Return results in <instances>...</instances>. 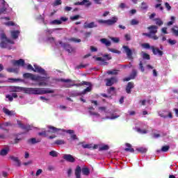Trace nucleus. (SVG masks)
Here are the masks:
<instances>
[{
  "label": "nucleus",
  "mask_w": 178,
  "mask_h": 178,
  "mask_svg": "<svg viewBox=\"0 0 178 178\" xmlns=\"http://www.w3.org/2000/svg\"><path fill=\"white\" fill-rule=\"evenodd\" d=\"M22 76L24 79L32 80V81H39L38 83L39 87H41V86H48L47 83L49 81V76H41L40 75H35L29 72L23 74Z\"/></svg>",
  "instance_id": "f257e3e1"
},
{
  "label": "nucleus",
  "mask_w": 178,
  "mask_h": 178,
  "mask_svg": "<svg viewBox=\"0 0 178 178\" xmlns=\"http://www.w3.org/2000/svg\"><path fill=\"white\" fill-rule=\"evenodd\" d=\"M54 92H55L54 90H44L41 88H26V89H24L25 94L32 95H44V94H54Z\"/></svg>",
  "instance_id": "f03ea898"
},
{
  "label": "nucleus",
  "mask_w": 178,
  "mask_h": 178,
  "mask_svg": "<svg viewBox=\"0 0 178 178\" xmlns=\"http://www.w3.org/2000/svg\"><path fill=\"white\" fill-rule=\"evenodd\" d=\"M81 86H89L86 89H84L82 92L78 93V95H86L87 92H91L92 88L91 87V83L88 81H83L80 83H74V84H67L65 85L66 88H70V87H81Z\"/></svg>",
  "instance_id": "7ed1b4c3"
},
{
  "label": "nucleus",
  "mask_w": 178,
  "mask_h": 178,
  "mask_svg": "<svg viewBox=\"0 0 178 178\" xmlns=\"http://www.w3.org/2000/svg\"><path fill=\"white\" fill-rule=\"evenodd\" d=\"M0 40H1V42H0V47L1 48L5 49L7 48V49H12V46H9L8 44H15V41L8 38V37H6V34L5 33H1L0 35Z\"/></svg>",
  "instance_id": "20e7f679"
},
{
  "label": "nucleus",
  "mask_w": 178,
  "mask_h": 178,
  "mask_svg": "<svg viewBox=\"0 0 178 178\" xmlns=\"http://www.w3.org/2000/svg\"><path fill=\"white\" fill-rule=\"evenodd\" d=\"M81 172L84 176H88L90 175V169L87 167L82 168L80 165H77L75 169L76 178H81Z\"/></svg>",
  "instance_id": "39448f33"
},
{
  "label": "nucleus",
  "mask_w": 178,
  "mask_h": 178,
  "mask_svg": "<svg viewBox=\"0 0 178 178\" xmlns=\"http://www.w3.org/2000/svg\"><path fill=\"white\" fill-rule=\"evenodd\" d=\"M118 20L117 17H113L111 19H98L97 23H99V24H106V26H113V24L118 23Z\"/></svg>",
  "instance_id": "423d86ee"
},
{
  "label": "nucleus",
  "mask_w": 178,
  "mask_h": 178,
  "mask_svg": "<svg viewBox=\"0 0 178 178\" xmlns=\"http://www.w3.org/2000/svg\"><path fill=\"white\" fill-rule=\"evenodd\" d=\"M47 133L49 134H62V131H65L63 129H58L51 125L47 126Z\"/></svg>",
  "instance_id": "0eeeda50"
},
{
  "label": "nucleus",
  "mask_w": 178,
  "mask_h": 178,
  "mask_svg": "<svg viewBox=\"0 0 178 178\" xmlns=\"http://www.w3.org/2000/svg\"><path fill=\"white\" fill-rule=\"evenodd\" d=\"M106 87H112L113 84L118 82V78L116 76H112L104 79Z\"/></svg>",
  "instance_id": "6e6552de"
},
{
  "label": "nucleus",
  "mask_w": 178,
  "mask_h": 178,
  "mask_svg": "<svg viewBox=\"0 0 178 178\" xmlns=\"http://www.w3.org/2000/svg\"><path fill=\"white\" fill-rule=\"evenodd\" d=\"M58 43L60 44V45H62V47H63L64 49H65V51H67L68 54H72V52L74 51V49L72 48V45L67 43H63V42L60 40L58 41Z\"/></svg>",
  "instance_id": "1a4fd4ad"
},
{
  "label": "nucleus",
  "mask_w": 178,
  "mask_h": 178,
  "mask_svg": "<svg viewBox=\"0 0 178 178\" xmlns=\"http://www.w3.org/2000/svg\"><path fill=\"white\" fill-rule=\"evenodd\" d=\"M98 27V24L95 22H91L90 23L86 22L83 24V29H97Z\"/></svg>",
  "instance_id": "9d476101"
},
{
  "label": "nucleus",
  "mask_w": 178,
  "mask_h": 178,
  "mask_svg": "<svg viewBox=\"0 0 178 178\" xmlns=\"http://www.w3.org/2000/svg\"><path fill=\"white\" fill-rule=\"evenodd\" d=\"M122 48L125 52V54H127V56L129 58V59H132L133 58V51H131V49H130V47H129V46H122Z\"/></svg>",
  "instance_id": "9b49d317"
},
{
  "label": "nucleus",
  "mask_w": 178,
  "mask_h": 178,
  "mask_svg": "<svg viewBox=\"0 0 178 178\" xmlns=\"http://www.w3.org/2000/svg\"><path fill=\"white\" fill-rule=\"evenodd\" d=\"M17 124L19 126V127H20V129H22V130H25V131L26 133H28V131H30V130H31V126L29 125V124H23V123H22L21 121H17Z\"/></svg>",
  "instance_id": "f8f14e48"
},
{
  "label": "nucleus",
  "mask_w": 178,
  "mask_h": 178,
  "mask_svg": "<svg viewBox=\"0 0 178 178\" xmlns=\"http://www.w3.org/2000/svg\"><path fill=\"white\" fill-rule=\"evenodd\" d=\"M151 49L154 55H159V56H162L163 55V51L162 50H160L158 47L151 46Z\"/></svg>",
  "instance_id": "ddd939ff"
},
{
  "label": "nucleus",
  "mask_w": 178,
  "mask_h": 178,
  "mask_svg": "<svg viewBox=\"0 0 178 178\" xmlns=\"http://www.w3.org/2000/svg\"><path fill=\"white\" fill-rule=\"evenodd\" d=\"M12 64L13 66H24L25 62L23 59L20 58L19 60H13Z\"/></svg>",
  "instance_id": "4468645a"
},
{
  "label": "nucleus",
  "mask_w": 178,
  "mask_h": 178,
  "mask_svg": "<svg viewBox=\"0 0 178 178\" xmlns=\"http://www.w3.org/2000/svg\"><path fill=\"white\" fill-rule=\"evenodd\" d=\"M147 30L149 31V33L151 35L156 34L158 33V26L156 25H152L147 27Z\"/></svg>",
  "instance_id": "2eb2a0df"
},
{
  "label": "nucleus",
  "mask_w": 178,
  "mask_h": 178,
  "mask_svg": "<svg viewBox=\"0 0 178 178\" xmlns=\"http://www.w3.org/2000/svg\"><path fill=\"white\" fill-rule=\"evenodd\" d=\"M63 158L65 159V161H67V162H71V163L76 161V159L72 154H64Z\"/></svg>",
  "instance_id": "dca6fc26"
},
{
  "label": "nucleus",
  "mask_w": 178,
  "mask_h": 178,
  "mask_svg": "<svg viewBox=\"0 0 178 178\" xmlns=\"http://www.w3.org/2000/svg\"><path fill=\"white\" fill-rule=\"evenodd\" d=\"M34 70L33 72H35V73H40V74H47L45 72V70H44V68L38 66V65H34Z\"/></svg>",
  "instance_id": "f3484780"
},
{
  "label": "nucleus",
  "mask_w": 178,
  "mask_h": 178,
  "mask_svg": "<svg viewBox=\"0 0 178 178\" xmlns=\"http://www.w3.org/2000/svg\"><path fill=\"white\" fill-rule=\"evenodd\" d=\"M68 19L64 17H61L60 19H54L51 21V24H62V22H67Z\"/></svg>",
  "instance_id": "a211bd4d"
},
{
  "label": "nucleus",
  "mask_w": 178,
  "mask_h": 178,
  "mask_svg": "<svg viewBox=\"0 0 178 178\" xmlns=\"http://www.w3.org/2000/svg\"><path fill=\"white\" fill-rule=\"evenodd\" d=\"M74 5L75 6H77L79 5H81V6L86 5V6H91V2H90V1L88 0H83L81 2H75Z\"/></svg>",
  "instance_id": "6ab92c4d"
},
{
  "label": "nucleus",
  "mask_w": 178,
  "mask_h": 178,
  "mask_svg": "<svg viewBox=\"0 0 178 178\" xmlns=\"http://www.w3.org/2000/svg\"><path fill=\"white\" fill-rule=\"evenodd\" d=\"M134 88V83L129 82L126 87V92L127 94H131V89Z\"/></svg>",
  "instance_id": "aec40b11"
},
{
  "label": "nucleus",
  "mask_w": 178,
  "mask_h": 178,
  "mask_svg": "<svg viewBox=\"0 0 178 178\" xmlns=\"http://www.w3.org/2000/svg\"><path fill=\"white\" fill-rule=\"evenodd\" d=\"M3 112L7 116H15V115H16V113L15 112V111H10L9 109H8L6 108H3Z\"/></svg>",
  "instance_id": "412c9836"
},
{
  "label": "nucleus",
  "mask_w": 178,
  "mask_h": 178,
  "mask_svg": "<svg viewBox=\"0 0 178 178\" xmlns=\"http://www.w3.org/2000/svg\"><path fill=\"white\" fill-rule=\"evenodd\" d=\"M10 151V149L9 147H6L5 148L2 149L0 151V155L1 156H6L8 154H9V152Z\"/></svg>",
  "instance_id": "4be33fe9"
},
{
  "label": "nucleus",
  "mask_w": 178,
  "mask_h": 178,
  "mask_svg": "<svg viewBox=\"0 0 178 178\" xmlns=\"http://www.w3.org/2000/svg\"><path fill=\"white\" fill-rule=\"evenodd\" d=\"M27 143H28V144H30V145L38 144V143H41V139H37L35 138H32L28 139Z\"/></svg>",
  "instance_id": "5701e85b"
},
{
  "label": "nucleus",
  "mask_w": 178,
  "mask_h": 178,
  "mask_svg": "<svg viewBox=\"0 0 178 178\" xmlns=\"http://www.w3.org/2000/svg\"><path fill=\"white\" fill-rule=\"evenodd\" d=\"M10 159L11 161H13V162H15L16 166H21L22 163L20 162V160H19V157H15L14 156H10Z\"/></svg>",
  "instance_id": "b1692460"
},
{
  "label": "nucleus",
  "mask_w": 178,
  "mask_h": 178,
  "mask_svg": "<svg viewBox=\"0 0 178 178\" xmlns=\"http://www.w3.org/2000/svg\"><path fill=\"white\" fill-rule=\"evenodd\" d=\"M100 42H102V44H104V45H105L107 47H111V45H112V43L111 42V41H109L106 38L100 39Z\"/></svg>",
  "instance_id": "393cba45"
},
{
  "label": "nucleus",
  "mask_w": 178,
  "mask_h": 178,
  "mask_svg": "<svg viewBox=\"0 0 178 178\" xmlns=\"http://www.w3.org/2000/svg\"><path fill=\"white\" fill-rule=\"evenodd\" d=\"M19 34H20V32L19 31H11V37L14 40H16L19 38Z\"/></svg>",
  "instance_id": "a878e982"
},
{
  "label": "nucleus",
  "mask_w": 178,
  "mask_h": 178,
  "mask_svg": "<svg viewBox=\"0 0 178 178\" xmlns=\"http://www.w3.org/2000/svg\"><path fill=\"white\" fill-rule=\"evenodd\" d=\"M125 145L127 147L124 149V151L127 152H134V149L131 147V145L130 143H126Z\"/></svg>",
  "instance_id": "bb28decb"
},
{
  "label": "nucleus",
  "mask_w": 178,
  "mask_h": 178,
  "mask_svg": "<svg viewBox=\"0 0 178 178\" xmlns=\"http://www.w3.org/2000/svg\"><path fill=\"white\" fill-rule=\"evenodd\" d=\"M69 42H75L76 44L81 42V39H77L76 38H70L67 39Z\"/></svg>",
  "instance_id": "cd10ccee"
},
{
  "label": "nucleus",
  "mask_w": 178,
  "mask_h": 178,
  "mask_svg": "<svg viewBox=\"0 0 178 178\" xmlns=\"http://www.w3.org/2000/svg\"><path fill=\"white\" fill-rule=\"evenodd\" d=\"M120 70H109L107 72V74H111L113 76H116L118 74Z\"/></svg>",
  "instance_id": "c85d7f7f"
},
{
  "label": "nucleus",
  "mask_w": 178,
  "mask_h": 178,
  "mask_svg": "<svg viewBox=\"0 0 178 178\" xmlns=\"http://www.w3.org/2000/svg\"><path fill=\"white\" fill-rule=\"evenodd\" d=\"M26 88H23L20 86H15L13 88L14 91L19 92V91H23L24 92V90H26Z\"/></svg>",
  "instance_id": "c756f323"
},
{
  "label": "nucleus",
  "mask_w": 178,
  "mask_h": 178,
  "mask_svg": "<svg viewBox=\"0 0 178 178\" xmlns=\"http://www.w3.org/2000/svg\"><path fill=\"white\" fill-rule=\"evenodd\" d=\"M154 20L156 22V26H161L163 24V21L161 18H155Z\"/></svg>",
  "instance_id": "7c9ffc66"
},
{
  "label": "nucleus",
  "mask_w": 178,
  "mask_h": 178,
  "mask_svg": "<svg viewBox=\"0 0 178 178\" xmlns=\"http://www.w3.org/2000/svg\"><path fill=\"white\" fill-rule=\"evenodd\" d=\"M54 144H56V145H63L65 144H66V142L64 140H56L54 142Z\"/></svg>",
  "instance_id": "2f4dec72"
},
{
  "label": "nucleus",
  "mask_w": 178,
  "mask_h": 178,
  "mask_svg": "<svg viewBox=\"0 0 178 178\" xmlns=\"http://www.w3.org/2000/svg\"><path fill=\"white\" fill-rule=\"evenodd\" d=\"M136 151L140 152L141 154H145L148 151V149L145 147H139L136 149Z\"/></svg>",
  "instance_id": "473e14b6"
},
{
  "label": "nucleus",
  "mask_w": 178,
  "mask_h": 178,
  "mask_svg": "<svg viewBox=\"0 0 178 178\" xmlns=\"http://www.w3.org/2000/svg\"><path fill=\"white\" fill-rule=\"evenodd\" d=\"M140 9H142V10H147V9H148V4L145 2H142Z\"/></svg>",
  "instance_id": "72a5a7b5"
},
{
  "label": "nucleus",
  "mask_w": 178,
  "mask_h": 178,
  "mask_svg": "<svg viewBox=\"0 0 178 178\" xmlns=\"http://www.w3.org/2000/svg\"><path fill=\"white\" fill-rule=\"evenodd\" d=\"M136 76H137V71L136 70H133L129 77H131L132 80H134V79H136Z\"/></svg>",
  "instance_id": "f704fd0d"
},
{
  "label": "nucleus",
  "mask_w": 178,
  "mask_h": 178,
  "mask_svg": "<svg viewBox=\"0 0 178 178\" xmlns=\"http://www.w3.org/2000/svg\"><path fill=\"white\" fill-rule=\"evenodd\" d=\"M108 149H109L108 145H104L99 148V151H108Z\"/></svg>",
  "instance_id": "c9c22d12"
},
{
  "label": "nucleus",
  "mask_w": 178,
  "mask_h": 178,
  "mask_svg": "<svg viewBox=\"0 0 178 178\" xmlns=\"http://www.w3.org/2000/svg\"><path fill=\"white\" fill-rule=\"evenodd\" d=\"M108 51H109L110 52H113V54H118V55H120V54H121V51L115 49H112V48H108Z\"/></svg>",
  "instance_id": "e433bc0d"
},
{
  "label": "nucleus",
  "mask_w": 178,
  "mask_h": 178,
  "mask_svg": "<svg viewBox=\"0 0 178 178\" xmlns=\"http://www.w3.org/2000/svg\"><path fill=\"white\" fill-rule=\"evenodd\" d=\"M102 56L105 61L111 60V59H112V56H111L110 54H103Z\"/></svg>",
  "instance_id": "4c0bfd02"
},
{
  "label": "nucleus",
  "mask_w": 178,
  "mask_h": 178,
  "mask_svg": "<svg viewBox=\"0 0 178 178\" xmlns=\"http://www.w3.org/2000/svg\"><path fill=\"white\" fill-rule=\"evenodd\" d=\"M167 41L170 45H175V44H177L176 40L168 39Z\"/></svg>",
  "instance_id": "58836bf2"
},
{
  "label": "nucleus",
  "mask_w": 178,
  "mask_h": 178,
  "mask_svg": "<svg viewBox=\"0 0 178 178\" xmlns=\"http://www.w3.org/2000/svg\"><path fill=\"white\" fill-rule=\"evenodd\" d=\"M50 156H53V158H56L58 156V152L56 151L52 150L49 152Z\"/></svg>",
  "instance_id": "ea45409f"
},
{
  "label": "nucleus",
  "mask_w": 178,
  "mask_h": 178,
  "mask_svg": "<svg viewBox=\"0 0 178 178\" xmlns=\"http://www.w3.org/2000/svg\"><path fill=\"white\" fill-rule=\"evenodd\" d=\"M38 136H43V137H48V132L47 131H43L42 132H39Z\"/></svg>",
  "instance_id": "a19ab883"
},
{
  "label": "nucleus",
  "mask_w": 178,
  "mask_h": 178,
  "mask_svg": "<svg viewBox=\"0 0 178 178\" xmlns=\"http://www.w3.org/2000/svg\"><path fill=\"white\" fill-rule=\"evenodd\" d=\"M169 148H170V147H169V145L163 146L161 148V151L163 152H168L169 151Z\"/></svg>",
  "instance_id": "79ce46f5"
},
{
  "label": "nucleus",
  "mask_w": 178,
  "mask_h": 178,
  "mask_svg": "<svg viewBox=\"0 0 178 178\" xmlns=\"http://www.w3.org/2000/svg\"><path fill=\"white\" fill-rule=\"evenodd\" d=\"M139 69L143 73H144V72H145L144 65H143V61H140V63H139Z\"/></svg>",
  "instance_id": "37998d69"
},
{
  "label": "nucleus",
  "mask_w": 178,
  "mask_h": 178,
  "mask_svg": "<svg viewBox=\"0 0 178 178\" xmlns=\"http://www.w3.org/2000/svg\"><path fill=\"white\" fill-rule=\"evenodd\" d=\"M52 5L53 6H58L59 5H62V0H56Z\"/></svg>",
  "instance_id": "c03bdc74"
},
{
  "label": "nucleus",
  "mask_w": 178,
  "mask_h": 178,
  "mask_svg": "<svg viewBox=\"0 0 178 178\" xmlns=\"http://www.w3.org/2000/svg\"><path fill=\"white\" fill-rule=\"evenodd\" d=\"M143 58L144 59H146L147 60H149V59H151V56H149V54H148L147 53H144L143 54Z\"/></svg>",
  "instance_id": "a18cd8bd"
},
{
  "label": "nucleus",
  "mask_w": 178,
  "mask_h": 178,
  "mask_svg": "<svg viewBox=\"0 0 178 178\" xmlns=\"http://www.w3.org/2000/svg\"><path fill=\"white\" fill-rule=\"evenodd\" d=\"M115 87H111L109 89L107 90V92L110 95H112V92H115Z\"/></svg>",
  "instance_id": "49530a36"
},
{
  "label": "nucleus",
  "mask_w": 178,
  "mask_h": 178,
  "mask_svg": "<svg viewBox=\"0 0 178 178\" xmlns=\"http://www.w3.org/2000/svg\"><path fill=\"white\" fill-rule=\"evenodd\" d=\"M142 47L145 49H151V45H149V43H144L142 44Z\"/></svg>",
  "instance_id": "de8ad7c7"
},
{
  "label": "nucleus",
  "mask_w": 178,
  "mask_h": 178,
  "mask_svg": "<svg viewBox=\"0 0 178 178\" xmlns=\"http://www.w3.org/2000/svg\"><path fill=\"white\" fill-rule=\"evenodd\" d=\"M10 81L15 82V81H20L21 83H23L24 80L22 79H15V78H10L9 79Z\"/></svg>",
  "instance_id": "09e8293b"
},
{
  "label": "nucleus",
  "mask_w": 178,
  "mask_h": 178,
  "mask_svg": "<svg viewBox=\"0 0 178 178\" xmlns=\"http://www.w3.org/2000/svg\"><path fill=\"white\" fill-rule=\"evenodd\" d=\"M62 133H67L68 134H73L74 133V131L72 129H68V130L64 129V131H61V134Z\"/></svg>",
  "instance_id": "8fccbe9b"
},
{
  "label": "nucleus",
  "mask_w": 178,
  "mask_h": 178,
  "mask_svg": "<svg viewBox=\"0 0 178 178\" xmlns=\"http://www.w3.org/2000/svg\"><path fill=\"white\" fill-rule=\"evenodd\" d=\"M171 31L176 37H178V29L172 28Z\"/></svg>",
  "instance_id": "3c124183"
},
{
  "label": "nucleus",
  "mask_w": 178,
  "mask_h": 178,
  "mask_svg": "<svg viewBox=\"0 0 178 178\" xmlns=\"http://www.w3.org/2000/svg\"><path fill=\"white\" fill-rule=\"evenodd\" d=\"M83 148H88V149H91L92 148V144H86V145H82Z\"/></svg>",
  "instance_id": "603ef678"
},
{
  "label": "nucleus",
  "mask_w": 178,
  "mask_h": 178,
  "mask_svg": "<svg viewBox=\"0 0 178 178\" xmlns=\"http://www.w3.org/2000/svg\"><path fill=\"white\" fill-rule=\"evenodd\" d=\"M138 23H139V22L137 21V19H133L131 21V26H136V25L138 24Z\"/></svg>",
  "instance_id": "864d4df0"
},
{
  "label": "nucleus",
  "mask_w": 178,
  "mask_h": 178,
  "mask_svg": "<svg viewBox=\"0 0 178 178\" xmlns=\"http://www.w3.org/2000/svg\"><path fill=\"white\" fill-rule=\"evenodd\" d=\"M60 81H61L62 83H72V81H73L72 79H60Z\"/></svg>",
  "instance_id": "5fc2aeb1"
},
{
  "label": "nucleus",
  "mask_w": 178,
  "mask_h": 178,
  "mask_svg": "<svg viewBox=\"0 0 178 178\" xmlns=\"http://www.w3.org/2000/svg\"><path fill=\"white\" fill-rule=\"evenodd\" d=\"M7 72H8V73H17V71L13 68H8Z\"/></svg>",
  "instance_id": "6e6d98bb"
},
{
  "label": "nucleus",
  "mask_w": 178,
  "mask_h": 178,
  "mask_svg": "<svg viewBox=\"0 0 178 178\" xmlns=\"http://www.w3.org/2000/svg\"><path fill=\"white\" fill-rule=\"evenodd\" d=\"M79 19H80V15H79L70 17V20H77Z\"/></svg>",
  "instance_id": "4d7b16f0"
},
{
  "label": "nucleus",
  "mask_w": 178,
  "mask_h": 178,
  "mask_svg": "<svg viewBox=\"0 0 178 178\" xmlns=\"http://www.w3.org/2000/svg\"><path fill=\"white\" fill-rule=\"evenodd\" d=\"M111 41L113 42L118 43L120 42V39L119 38H111Z\"/></svg>",
  "instance_id": "13d9d810"
},
{
  "label": "nucleus",
  "mask_w": 178,
  "mask_h": 178,
  "mask_svg": "<svg viewBox=\"0 0 178 178\" xmlns=\"http://www.w3.org/2000/svg\"><path fill=\"white\" fill-rule=\"evenodd\" d=\"M124 38L126 41H130V40H131V36L129 34H125Z\"/></svg>",
  "instance_id": "bf43d9fd"
},
{
  "label": "nucleus",
  "mask_w": 178,
  "mask_h": 178,
  "mask_svg": "<svg viewBox=\"0 0 178 178\" xmlns=\"http://www.w3.org/2000/svg\"><path fill=\"white\" fill-rule=\"evenodd\" d=\"M90 51L91 52H97L98 49L94 46H90Z\"/></svg>",
  "instance_id": "052dcab7"
},
{
  "label": "nucleus",
  "mask_w": 178,
  "mask_h": 178,
  "mask_svg": "<svg viewBox=\"0 0 178 178\" xmlns=\"http://www.w3.org/2000/svg\"><path fill=\"white\" fill-rule=\"evenodd\" d=\"M6 26H15V22L9 21L5 23Z\"/></svg>",
  "instance_id": "680f3d73"
},
{
  "label": "nucleus",
  "mask_w": 178,
  "mask_h": 178,
  "mask_svg": "<svg viewBox=\"0 0 178 178\" xmlns=\"http://www.w3.org/2000/svg\"><path fill=\"white\" fill-rule=\"evenodd\" d=\"M96 60L100 61V62H105V58H104L102 57H97Z\"/></svg>",
  "instance_id": "e2e57ef3"
},
{
  "label": "nucleus",
  "mask_w": 178,
  "mask_h": 178,
  "mask_svg": "<svg viewBox=\"0 0 178 178\" xmlns=\"http://www.w3.org/2000/svg\"><path fill=\"white\" fill-rule=\"evenodd\" d=\"M161 31H162V33H163V34H168V28H166V27L162 28Z\"/></svg>",
  "instance_id": "0e129e2a"
},
{
  "label": "nucleus",
  "mask_w": 178,
  "mask_h": 178,
  "mask_svg": "<svg viewBox=\"0 0 178 178\" xmlns=\"http://www.w3.org/2000/svg\"><path fill=\"white\" fill-rule=\"evenodd\" d=\"M165 6L168 9V10H170V9H172V7L170 6V5H169V3L168 2L165 3Z\"/></svg>",
  "instance_id": "69168bd1"
},
{
  "label": "nucleus",
  "mask_w": 178,
  "mask_h": 178,
  "mask_svg": "<svg viewBox=\"0 0 178 178\" xmlns=\"http://www.w3.org/2000/svg\"><path fill=\"white\" fill-rule=\"evenodd\" d=\"M41 173H42V170L39 169V170H37L35 176H40V175H41Z\"/></svg>",
  "instance_id": "338daca9"
},
{
  "label": "nucleus",
  "mask_w": 178,
  "mask_h": 178,
  "mask_svg": "<svg viewBox=\"0 0 178 178\" xmlns=\"http://www.w3.org/2000/svg\"><path fill=\"white\" fill-rule=\"evenodd\" d=\"M91 36V32H86L85 33V37L86 38H88V37Z\"/></svg>",
  "instance_id": "774afa93"
}]
</instances>
